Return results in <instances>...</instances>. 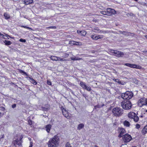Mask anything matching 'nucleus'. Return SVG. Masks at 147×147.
Segmentation results:
<instances>
[{"mask_svg":"<svg viewBox=\"0 0 147 147\" xmlns=\"http://www.w3.org/2000/svg\"><path fill=\"white\" fill-rule=\"evenodd\" d=\"M86 34V32L84 30L82 31L81 34L82 36H85Z\"/></svg>","mask_w":147,"mask_h":147,"instance_id":"obj_31","label":"nucleus"},{"mask_svg":"<svg viewBox=\"0 0 147 147\" xmlns=\"http://www.w3.org/2000/svg\"><path fill=\"white\" fill-rule=\"evenodd\" d=\"M113 80L115 82L118 83L119 84H121V81H119V80L118 79H113Z\"/></svg>","mask_w":147,"mask_h":147,"instance_id":"obj_30","label":"nucleus"},{"mask_svg":"<svg viewBox=\"0 0 147 147\" xmlns=\"http://www.w3.org/2000/svg\"><path fill=\"white\" fill-rule=\"evenodd\" d=\"M133 119H134V121L136 122L139 120V118L137 115L136 114L135 116H134Z\"/></svg>","mask_w":147,"mask_h":147,"instance_id":"obj_24","label":"nucleus"},{"mask_svg":"<svg viewBox=\"0 0 147 147\" xmlns=\"http://www.w3.org/2000/svg\"><path fill=\"white\" fill-rule=\"evenodd\" d=\"M20 72L21 73H22L26 76H28V75L27 73L22 70L20 69Z\"/></svg>","mask_w":147,"mask_h":147,"instance_id":"obj_33","label":"nucleus"},{"mask_svg":"<svg viewBox=\"0 0 147 147\" xmlns=\"http://www.w3.org/2000/svg\"><path fill=\"white\" fill-rule=\"evenodd\" d=\"M65 147H71L70 143L69 142H67L65 144Z\"/></svg>","mask_w":147,"mask_h":147,"instance_id":"obj_38","label":"nucleus"},{"mask_svg":"<svg viewBox=\"0 0 147 147\" xmlns=\"http://www.w3.org/2000/svg\"><path fill=\"white\" fill-rule=\"evenodd\" d=\"M30 140H31V139H30Z\"/></svg>","mask_w":147,"mask_h":147,"instance_id":"obj_62","label":"nucleus"},{"mask_svg":"<svg viewBox=\"0 0 147 147\" xmlns=\"http://www.w3.org/2000/svg\"><path fill=\"white\" fill-rule=\"evenodd\" d=\"M71 59L72 60H78L81 59H82L81 58H79L78 57H72L71 58Z\"/></svg>","mask_w":147,"mask_h":147,"instance_id":"obj_26","label":"nucleus"},{"mask_svg":"<svg viewBox=\"0 0 147 147\" xmlns=\"http://www.w3.org/2000/svg\"><path fill=\"white\" fill-rule=\"evenodd\" d=\"M146 112H147V110H146Z\"/></svg>","mask_w":147,"mask_h":147,"instance_id":"obj_59","label":"nucleus"},{"mask_svg":"<svg viewBox=\"0 0 147 147\" xmlns=\"http://www.w3.org/2000/svg\"><path fill=\"white\" fill-rule=\"evenodd\" d=\"M73 45H81V43H80V42L75 41V43H73Z\"/></svg>","mask_w":147,"mask_h":147,"instance_id":"obj_34","label":"nucleus"},{"mask_svg":"<svg viewBox=\"0 0 147 147\" xmlns=\"http://www.w3.org/2000/svg\"><path fill=\"white\" fill-rule=\"evenodd\" d=\"M136 114V113L133 112H130L128 113V116L129 118L133 119Z\"/></svg>","mask_w":147,"mask_h":147,"instance_id":"obj_14","label":"nucleus"},{"mask_svg":"<svg viewBox=\"0 0 147 147\" xmlns=\"http://www.w3.org/2000/svg\"><path fill=\"white\" fill-rule=\"evenodd\" d=\"M51 59L52 60L57 61H58V57L56 56H51L50 57Z\"/></svg>","mask_w":147,"mask_h":147,"instance_id":"obj_20","label":"nucleus"},{"mask_svg":"<svg viewBox=\"0 0 147 147\" xmlns=\"http://www.w3.org/2000/svg\"><path fill=\"white\" fill-rule=\"evenodd\" d=\"M61 109L62 111V112L63 115L66 117H69L68 113V111L66 110L62 106L61 107Z\"/></svg>","mask_w":147,"mask_h":147,"instance_id":"obj_10","label":"nucleus"},{"mask_svg":"<svg viewBox=\"0 0 147 147\" xmlns=\"http://www.w3.org/2000/svg\"><path fill=\"white\" fill-rule=\"evenodd\" d=\"M84 125L83 123H81L78 125V129L80 130L81 129L84 127Z\"/></svg>","mask_w":147,"mask_h":147,"instance_id":"obj_22","label":"nucleus"},{"mask_svg":"<svg viewBox=\"0 0 147 147\" xmlns=\"http://www.w3.org/2000/svg\"><path fill=\"white\" fill-rule=\"evenodd\" d=\"M120 105L123 109L126 110L130 109L132 107L131 103L129 100H124L121 102Z\"/></svg>","mask_w":147,"mask_h":147,"instance_id":"obj_2","label":"nucleus"},{"mask_svg":"<svg viewBox=\"0 0 147 147\" xmlns=\"http://www.w3.org/2000/svg\"><path fill=\"white\" fill-rule=\"evenodd\" d=\"M51 127V125L50 124H49L46 126V129L47 132H49Z\"/></svg>","mask_w":147,"mask_h":147,"instance_id":"obj_15","label":"nucleus"},{"mask_svg":"<svg viewBox=\"0 0 147 147\" xmlns=\"http://www.w3.org/2000/svg\"><path fill=\"white\" fill-rule=\"evenodd\" d=\"M94 147H98V146H95Z\"/></svg>","mask_w":147,"mask_h":147,"instance_id":"obj_57","label":"nucleus"},{"mask_svg":"<svg viewBox=\"0 0 147 147\" xmlns=\"http://www.w3.org/2000/svg\"><path fill=\"white\" fill-rule=\"evenodd\" d=\"M4 16L6 19H8L10 18L9 15L7 13H5Z\"/></svg>","mask_w":147,"mask_h":147,"instance_id":"obj_27","label":"nucleus"},{"mask_svg":"<svg viewBox=\"0 0 147 147\" xmlns=\"http://www.w3.org/2000/svg\"><path fill=\"white\" fill-rule=\"evenodd\" d=\"M141 117H142V116H141Z\"/></svg>","mask_w":147,"mask_h":147,"instance_id":"obj_64","label":"nucleus"},{"mask_svg":"<svg viewBox=\"0 0 147 147\" xmlns=\"http://www.w3.org/2000/svg\"><path fill=\"white\" fill-rule=\"evenodd\" d=\"M16 104H14L13 105H12V107L13 108H14L16 107Z\"/></svg>","mask_w":147,"mask_h":147,"instance_id":"obj_48","label":"nucleus"},{"mask_svg":"<svg viewBox=\"0 0 147 147\" xmlns=\"http://www.w3.org/2000/svg\"><path fill=\"white\" fill-rule=\"evenodd\" d=\"M46 28H52L55 29L56 28V26H50Z\"/></svg>","mask_w":147,"mask_h":147,"instance_id":"obj_39","label":"nucleus"},{"mask_svg":"<svg viewBox=\"0 0 147 147\" xmlns=\"http://www.w3.org/2000/svg\"><path fill=\"white\" fill-rule=\"evenodd\" d=\"M22 27H24L25 28H28V29H30V30H32V29H31V28H30L28 26H22Z\"/></svg>","mask_w":147,"mask_h":147,"instance_id":"obj_42","label":"nucleus"},{"mask_svg":"<svg viewBox=\"0 0 147 147\" xmlns=\"http://www.w3.org/2000/svg\"><path fill=\"white\" fill-rule=\"evenodd\" d=\"M120 134L118 136V137L119 138H121L123 136L125 135L124 134L126 132L125 130L123 128H121L120 129Z\"/></svg>","mask_w":147,"mask_h":147,"instance_id":"obj_12","label":"nucleus"},{"mask_svg":"<svg viewBox=\"0 0 147 147\" xmlns=\"http://www.w3.org/2000/svg\"><path fill=\"white\" fill-rule=\"evenodd\" d=\"M142 132L143 134H146L147 132V125L145 126L142 131Z\"/></svg>","mask_w":147,"mask_h":147,"instance_id":"obj_18","label":"nucleus"},{"mask_svg":"<svg viewBox=\"0 0 147 147\" xmlns=\"http://www.w3.org/2000/svg\"><path fill=\"white\" fill-rule=\"evenodd\" d=\"M60 140L59 137L55 135L50 139L48 143L49 147H57L59 143Z\"/></svg>","mask_w":147,"mask_h":147,"instance_id":"obj_1","label":"nucleus"},{"mask_svg":"<svg viewBox=\"0 0 147 147\" xmlns=\"http://www.w3.org/2000/svg\"><path fill=\"white\" fill-rule=\"evenodd\" d=\"M138 105L140 107L144 105H147V98H143L140 99L138 102Z\"/></svg>","mask_w":147,"mask_h":147,"instance_id":"obj_7","label":"nucleus"},{"mask_svg":"<svg viewBox=\"0 0 147 147\" xmlns=\"http://www.w3.org/2000/svg\"><path fill=\"white\" fill-rule=\"evenodd\" d=\"M103 32H104V31H103ZM103 33H104V32H103Z\"/></svg>","mask_w":147,"mask_h":147,"instance_id":"obj_63","label":"nucleus"},{"mask_svg":"<svg viewBox=\"0 0 147 147\" xmlns=\"http://www.w3.org/2000/svg\"><path fill=\"white\" fill-rule=\"evenodd\" d=\"M5 34L7 36H5V38H8L7 37V36H8L9 37H10V36H9V35H7L6 34Z\"/></svg>","mask_w":147,"mask_h":147,"instance_id":"obj_54","label":"nucleus"},{"mask_svg":"<svg viewBox=\"0 0 147 147\" xmlns=\"http://www.w3.org/2000/svg\"><path fill=\"white\" fill-rule=\"evenodd\" d=\"M119 32H120V34H123V31H119Z\"/></svg>","mask_w":147,"mask_h":147,"instance_id":"obj_53","label":"nucleus"},{"mask_svg":"<svg viewBox=\"0 0 147 147\" xmlns=\"http://www.w3.org/2000/svg\"><path fill=\"white\" fill-rule=\"evenodd\" d=\"M1 137L0 139H1L2 138H4V135H1Z\"/></svg>","mask_w":147,"mask_h":147,"instance_id":"obj_51","label":"nucleus"},{"mask_svg":"<svg viewBox=\"0 0 147 147\" xmlns=\"http://www.w3.org/2000/svg\"><path fill=\"white\" fill-rule=\"evenodd\" d=\"M124 65L130 67L132 68H134V66H136V64H135L129 63H125Z\"/></svg>","mask_w":147,"mask_h":147,"instance_id":"obj_16","label":"nucleus"},{"mask_svg":"<svg viewBox=\"0 0 147 147\" xmlns=\"http://www.w3.org/2000/svg\"><path fill=\"white\" fill-rule=\"evenodd\" d=\"M100 13L103 15L108 16V14L107 13V10L106 11H100Z\"/></svg>","mask_w":147,"mask_h":147,"instance_id":"obj_29","label":"nucleus"},{"mask_svg":"<svg viewBox=\"0 0 147 147\" xmlns=\"http://www.w3.org/2000/svg\"><path fill=\"white\" fill-rule=\"evenodd\" d=\"M96 30H98V29H96Z\"/></svg>","mask_w":147,"mask_h":147,"instance_id":"obj_60","label":"nucleus"},{"mask_svg":"<svg viewBox=\"0 0 147 147\" xmlns=\"http://www.w3.org/2000/svg\"><path fill=\"white\" fill-rule=\"evenodd\" d=\"M107 12L108 16H110L112 15H114L116 13V11L113 9L111 8H108L107 9Z\"/></svg>","mask_w":147,"mask_h":147,"instance_id":"obj_9","label":"nucleus"},{"mask_svg":"<svg viewBox=\"0 0 147 147\" xmlns=\"http://www.w3.org/2000/svg\"><path fill=\"white\" fill-rule=\"evenodd\" d=\"M24 3L26 5H28L32 3L33 2L32 0H24Z\"/></svg>","mask_w":147,"mask_h":147,"instance_id":"obj_17","label":"nucleus"},{"mask_svg":"<svg viewBox=\"0 0 147 147\" xmlns=\"http://www.w3.org/2000/svg\"><path fill=\"white\" fill-rule=\"evenodd\" d=\"M5 109V108L4 107H0V110H2V111H4Z\"/></svg>","mask_w":147,"mask_h":147,"instance_id":"obj_47","label":"nucleus"},{"mask_svg":"<svg viewBox=\"0 0 147 147\" xmlns=\"http://www.w3.org/2000/svg\"><path fill=\"white\" fill-rule=\"evenodd\" d=\"M95 107H97V108H99V107H100L99 106V105H96L95 106Z\"/></svg>","mask_w":147,"mask_h":147,"instance_id":"obj_55","label":"nucleus"},{"mask_svg":"<svg viewBox=\"0 0 147 147\" xmlns=\"http://www.w3.org/2000/svg\"><path fill=\"white\" fill-rule=\"evenodd\" d=\"M109 52L111 53L113 55H114L115 56L117 57H122L124 55L123 53L122 52L119 51H117L116 50H111Z\"/></svg>","mask_w":147,"mask_h":147,"instance_id":"obj_5","label":"nucleus"},{"mask_svg":"<svg viewBox=\"0 0 147 147\" xmlns=\"http://www.w3.org/2000/svg\"><path fill=\"white\" fill-rule=\"evenodd\" d=\"M47 83L48 85H51V82L50 81L47 80Z\"/></svg>","mask_w":147,"mask_h":147,"instance_id":"obj_43","label":"nucleus"},{"mask_svg":"<svg viewBox=\"0 0 147 147\" xmlns=\"http://www.w3.org/2000/svg\"><path fill=\"white\" fill-rule=\"evenodd\" d=\"M20 140L17 139L16 140H14L13 141V144L14 146L16 147H22V141L21 140L22 138H20Z\"/></svg>","mask_w":147,"mask_h":147,"instance_id":"obj_8","label":"nucleus"},{"mask_svg":"<svg viewBox=\"0 0 147 147\" xmlns=\"http://www.w3.org/2000/svg\"><path fill=\"white\" fill-rule=\"evenodd\" d=\"M123 35L126 36H129L130 35V34H131V33L126 31H123Z\"/></svg>","mask_w":147,"mask_h":147,"instance_id":"obj_25","label":"nucleus"},{"mask_svg":"<svg viewBox=\"0 0 147 147\" xmlns=\"http://www.w3.org/2000/svg\"><path fill=\"white\" fill-rule=\"evenodd\" d=\"M75 43V41L73 40L71 41H69V43L73 45V43Z\"/></svg>","mask_w":147,"mask_h":147,"instance_id":"obj_44","label":"nucleus"},{"mask_svg":"<svg viewBox=\"0 0 147 147\" xmlns=\"http://www.w3.org/2000/svg\"><path fill=\"white\" fill-rule=\"evenodd\" d=\"M81 32H82V31L77 30V33L78 34L81 33Z\"/></svg>","mask_w":147,"mask_h":147,"instance_id":"obj_52","label":"nucleus"},{"mask_svg":"<svg viewBox=\"0 0 147 147\" xmlns=\"http://www.w3.org/2000/svg\"><path fill=\"white\" fill-rule=\"evenodd\" d=\"M122 140L125 143H127L129 142L132 139L131 136L127 134H125L122 137Z\"/></svg>","mask_w":147,"mask_h":147,"instance_id":"obj_6","label":"nucleus"},{"mask_svg":"<svg viewBox=\"0 0 147 147\" xmlns=\"http://www.w3.org/2000/svg\"><path fill=\"white\" fill-rule=\"evenodd\" d=\"M28 124L30 125H31L32 124V121L30 119H29L28 120Z\"/></svg>","mask_w":147,"mask_h":147,"instance_id":"obj_41","label":"nucleus"},{"mask_svg":"<svg viewBox=\"0 0 147 147\" xmlns=\"http://www.w3.org/2000/svg\"><path fill=\"white\" fill-rule=\"evenodd\" d=\"M143 53H144L145 55H147V51H142Z\"/></svg>","mask_w":147,"mask_h":147,"instance_id":"obj_49","label":"nucleus"},{"mask_svg":"<svg viewBox=\"0 0 147 147\" xmlns=\"http://www.w3.org/2000/svg\"><path fill=\"white\" fill-rule=\"evenodd\" d=\"M5 36L3 34H1V33H0V37L2 38H4V39H9V38H5Z\"/></svg>","mask_w":147,"mask_h":147,"instance_id":"obj_32","label":"nucleus"},{"mask_svg":"<svg viewBox=\"0 0 147 147\" xmlns=\"http://www.w3.org/2000/svg\"><path fill=\"white\" fill-rule=\"evenodd\" d=\"M80 85L84 89L85 88L86 86L84 82L82 81L80 83Z\"/></svg>","mask_w":147,"mask_h":147,"instance_id":"obj_21","label":"nucleus"},{"mask_svg":"<svg viewBox=\"0 0 147 147\" xmlns=\"http://www.w3.org/2000/svg\"><path fill=\"white\" fill-rule=\"evenodd\" d=\"M136 127L137 128V129H138L140 127V125L138 124H137L136 125Z\"/></svg>","mask_w":147,"mask_h":147,"instance_id":"obj_46","label":"nucleus"},{"mask_svg":"<svg viewBox=\"0 0 147 147\" xmlns=\"http://www.w3.org/2000/svg\"><path fill=\"white\" fill-rule=\"evenodd\" d=\"M133 93L131 91H127L125 93H122L121 97L123 99L129 100L133 96Z\"/></svg>","mask_w":147,"mask_h":147,"instance_id":"obj_4","label":"nucleus"},{"mask_svg":"<svg viewBox=\"0 0 147 147\" xmlns=\"http://www.w3.org/2000/svg\"><path fill=\"white\" fill-rule=\"evenodd\" d=\"M84 89H86L89 91H90L91 90V88L90 87H88L86 86Z\"/></svg>","mask_w":147,"mask_h":147,"instance_id":"obj_37","label":"nucleus"},{"mask_svg":"<svg viewBox=\"0 0 147 147\" xmlns=\"http://www.w3.org/2000/svg\"><path fill=\"white\" fill-rule=\"evenodd\" d=\"M4 42L5 43V44L6 45H11L12 43L11 42L7 40H5L4 41Z\"/></svg>","mask_w":147,"mask_h":147,"instance_id":"obj_23","label":"nucleus"},{"mask_svg":"<svg viewBox=\"0 0 147 147\" xmlns=\"http://www.w3.org/2000/svg\"><path fill=\"white\" fill-rule=\"evenodd\" d=\"M135 68H136L138 69H140L142 68V67L139 65H137L136 64V66H134Z\"/></svg>","mask_w":147,"mask_h":147,"instance_id":"obj_35","label":"nucleus"},{"mask_svg":"<svg viewBox=\"0 0 147 147\" xmlns=\"http://www.w3.org/2000/svg\"><path fill=\"white\" fill-rule=\"evenodd\" d=\"M16 102L17 103L19 104H20L22 105H24L25 104V103L23 102L21 100H18L16 101Z\"/></svg>","mask_w":147,"mask_h":147,"instance_id":"obj_28","label":"nucleus"},{"mask_svg":"<svg viewBox=\"0 0 147 147\" xmlns=\"http://www.w3.org/2000/svg\"><path fill=\"white\" fill-rule=\"evenodd\" d=\"M123 110L118 107H115L112 110V112L115 116L119 117L123 113Z\"/></svg>","mask_w":147,"mask_h":147,"instance_id":"obj_3","label":"nucleus"},{"mask_svg":"<svg viewBox=\"0 0 147 147\" xmlns=\"http://www.w3.org/2000/svg\"><path fill=\"white\" fill-rule=\"evenodd\" d=\"M19 41L20 42H25L26 41V40L22 38H21L19 40Z\"/></svg>","mask_w":147,"mask_h":147,"instance_id":"obj_40","label":"nucleus"},{"mask_svg":"<svg viewBox=\"0 0 147 147\" xmlns=\"http://www.w3.org/2000/svg\"><path fill=\"white\" fill-rule=\"evenodd\" d=\"M1 112H0V115H1Z\"/></svg>","mask_w":147,"mask_h":147,"instance_id":"obj_61","label":"nucleus"},{"mask_svg":"<svg viewBox=\"0 0 147 147\" xmlns=\"http://www.w3.org/2000/svg\"><path fill=\"white\" fill-rule=\"evenodd\" d=\"M146 38H147V35L146 36Z\"/></svg>","mask_w":147,"mask_h":147,"instance_id":"obj_58","label":"nucleus"},{"mask_svg":"<svg viewBox=\"0 0 147 147\" xmlns=\"http://www.w3.org/2000/svg\"><path fill=\"white\" fill-rule=\"evenodd\" d=\"M66 59H65L63 58H61L60 57H58V61H66Z\"/></svg>","mask_w":147,"mask_h":147,"instance_id":"obj_36","label":"nucleus"},{"mask_svg":"<svg viewBox=\"0 0 147 147\" xmlns=\"http://www.w3.org/2000/svg\"><path fill=\"white\" fill-rule=\"evenodd\" d=\"M128 15L131 16H133L134 15V14L132 13H128Z\"/></svg>","mask_w":147,"mask_h":147,"instance_id":"obj_45","label":"nucleus"},{"mask_svg":"<svg viewBox=\"0 0 147 147\" xmlns=\"http://www.w3.org/2000/svg\"><path fill=\"white\" fill-rule=\"evenodd\" d=\"M91 37L93 40H97L98 39L102 38V36L100 35L97 36L96 34H94V35H92L91 36Z\"/></svg>","mask_w":147,"mask_h":147,"instance_id":"obj_11","label":"nucleus"},{"mask_svg":"<svg viewBox=\"0 0 147 147\" xmlns=\"http://www.w3.org/2000/svg\"><path fill=\"white\" fill-rule=\"evenodd\" d=\"M32 142H30V146L29 147H32Z\"/></svg>","mask_w":147,"mask_h":147,"instance_id":"obj_50","label":"nucleus"},{"mask_svg":"<svg viewBox=\"0 0 147 147\" xmlns=\"http://www.w3.org/2000/svg\"><path fill=\"white\" fill-rule=\"evenodd\" d=\"M123 124L124 126L127 127H129L130 125L129 123L126 120L125 121H124Z\"/></svg>","mask_w":147,"mask_h":147,"instance_id":"obj_19","label":"nucleus"},{"mask_svg":"<svg viewBox=\"0 0 147 147\" xmlns=\"http://www.w3.org/2000/svg\"><path fill=\"white\" fill-rule=\"evenodd\" d=\"M27 78L34 85H35L37 84V82L32 78L30 77H27Z\"/></svg>","mask_w":147,"mask_h":147,"instance_id":"obj_13","label":"nucleus"},{"mask_svg":"<svg viewBox=\"0 0 147 147\" xmlns=\"http://www.w3.org/2000/svg\"><path fill=\"white\" fill-rule=\"evenodd\" d=\"M131 147H137L136 146H132Z\"/></svg>","mask_w":147,"mask_h":147,"instance_id":"obj_56","label":"nucleus"}]
</instances>
